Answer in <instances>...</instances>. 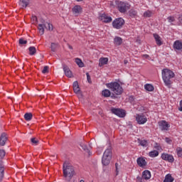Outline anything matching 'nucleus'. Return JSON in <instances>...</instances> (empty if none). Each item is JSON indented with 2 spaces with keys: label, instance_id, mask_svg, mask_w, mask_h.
I'll return each instance as SVG.
<instances>
[{
  "label": "nucleus",
  "instance_id": "obj_11",
  "mask_svg": "<svg viewBox=\"0 0 182 182\" xmlns=\"http://www.w3.org/2000/svg\"><path fill=\"white\" fill-rule=\"evenodd\" d=\"M161 157L162 160H164L165 161H168V163L174 162V157L171 154H162Z\"/></svg>",
  "mask_w": 182,
  "mask_h": 182
},
{
  "label": "nucleus",
  "instance_id": "obj_49",
  "mask_svg": "<svg viewBox=\"0 0 182 182\" xmlns=\"http://www.w3.org/2000/svg\"><path fill=\"white\" fill-rule=\"evenodd\" d=\"M115 168H116V176H119V164H115Z\"/></svg>",
  "mask_w": 182,
  "mask_h": 182
},
{
  "label": "nucleus",
  "instance_id": "obj_60",
  "mask_svg": "<svg viewBox=\"0 0 182 182\" xmlns=\"http://www.w3.org/2000/svg\"><path fill=\"white\" fill-rule=\"evenodd\" d=\"M80 182H85V181H83V180H80Z\"/></svg>",
  "mask_w": 182,
  "mask_h": 182
},
{
  "label": "nucleus",
  "instance_id": "obj_13",
  "mask_svg": "<svg viewBox=\"0 0 182 182\" xmlns=\"http://www.w3.org/2000/svg\"><path fill=\"white\" fill-rule=\"evenodd\" d=\"M64 73L65 76H67V77H73V74H72V71L70 70V69L69 68V67H68V65H64L63 66Z\"/></svg>",
  "mask_w": 182,
  "mask_h": 182
},
{
  "label": "nucleus",
  "instance_id": "obj_25",
  "mask_svg": "<svg viewBox=\"0 0 182 182\" xmlns=\"http://www.w3.org/2000/svg\"><path fill=\"white\" fill-rule=\"evenodd\" d=\"M73 14H80L82 12V7L80 6H75L73 9Z\"/></svg>",
  "mask_w": 182,
  "mask_h": 182
},
{
  "label": "nucleus",
  "instance_id": "obj_21",
  "mask_svg": "<svg viewBox=\"0 0 182 182\" xmlns=\"http://www.w3.org/2000/svg\"><path fill=\"white\" fill-rule=\"evenodd\" d=\"M103 156L105 157H107V156L108 157H109L110 159H112V146H109V148H107L105 152H104V154Z\"/></svg>",
  "mask_w": 182,
  "mask_h": 182
},
{
  "label": "nucleus",
  "instance_id": "obj_16",
  "mask_svg": "<svg viewBox=\"0 0 182 182\" xmlns=\"http://www.w3.org/2000/svg\"><path fill=\"white\" fill-rule=\"evenodd\" d=\"M153 35L156 41V45L158 46H161V45H163V41H161V37H160V36H159V34L156 33H154Z\"/></svg>",
  "mask_w": 182,
  "mask_h": 182
},
{
  "label": "nucleus",
  "instance_id": "obj_57",
  "mask_svg": "<svg viewBox=\"0 0 182 182\" xmlns=\"http://www.w3.org/2000/svg\"><path fill=\"white\" fill-rule=\"evenodd\" d=\"M124 65H127V63H129V61H127V60H124Z\"/></svg>",
  "mask_w": 182,
  "mask_h": 182
},
{
  "label": "nucleus",
  "instance_id": "obj_14",
  "mask_svg": "<svg viewBox=\"0 0 182 182\" xmlns=\"http://www.w3.org/2000/svg\"><path fill=\"white\" fill-rule=\"evenodd\" d=\"M136 163L139 167H146L147 166V161L143 157H139L136 159Z\"/></svg>",
  "mask_w": 182,
  "mask_h": 182
},
{
  "label": "nucleus",
  "instance_id": "obj_3",
  "mask_svg": "<svg viewBox=\"0 0 182 182\" xmlns=\"http://www.w3.org/2000/svg\"><path fill=\"white\" fill-rule=\"evenodd\" d=\"M107 87L110 89L111 92H113L114 95H119L123 93V87L120 86V84L117 82H109L107 84Z\"/></svg>",
  "mask_w": 182,
  "mask_h": 182
},
{
  "label": "nucleus",
  "instance_id": "obj_15",
  "mask_svg": "<svg viewBox=\"0 0 182 182\" xmlns=\"http://www.w3.org/2000/svg\"><path fill=\"white\" fill-rule=\"evenodd\" d=\"M8 140V137H6V133H2L0 136V146H4L6 144V141Z\"/></svg>",
  "mask_w": 182,
  "mask_h": 182
},
{
  "label": "nucleus",
  "instance_id": "obj_52",
  "mask_svg": "<svg viewBox=\"0 0 182 182\" xmlns=\"http://www.w3.org/2000/svg\"><path fill=\"white\" fill-rule=\"evenodd\" d=\"M154 147L156 150H160L161 149V146H160V144L158 143H155Z\"/></svg>",
  "mask_w": 182,
  "mask_h": 182
},
{
  "label": "nucleus",
  "instance_id": "obj_39",
  "mask_svg": "<svg viewBox=\"0 0 182 182\" xmlns=\"http://www.w3.org/2000/svg\"><path fill=\"white\" fill-rule=\"evenodd\" d=\"M46 26L47 28H46V29L48 31H53V26L52 24L47 23Z\"/></svg>",
  "mask_w": 182,
  "mask_h": 182
},
{
  "label": "nucleus",
  "instance_id": "obj_46",
  "mask_svg": "<svg viewBox=\"0 0 182 182\" xmlns=\"http://www.w3.org/2000/svg\"><path fill=\"white\" fill-rule=\"evenodd\" d=\"M165 141H166V143H167L168 144H171V143L173 142V141L171 140V139H170L169 137H166V138H165Z\"/></svg>",
  "mask_w": 182,
  "mask_h": 182
},
{
  "label": "nucleus",
  "instance_id": "obj_42",
  "mask_svg": "<svg viewBox=\"0 0 182 182\" xmlns=\"http://www.w3.org/2000/svg\"><path fill=\"white\" fill-rule=\"evenodd\" d=\"M178 25L180 26V25H182V14L178 15Z\"/></svg>",
  "mask_w": 182,
  "mask_h": 182
},
{
  "label": "nucleus",
  "instance_id": "obj_18",
  "mask_svg": "<svg viewBox=\"0 0 182 182\" xmlns=\"http://www.w3.org/2000/svg\"><path fill=\"white\" fill-rule=\"evenodd\" d=\"M142 177L144 178V180H150L151 178V173L149 170H145L142 173Z\"/></svg>",
  "mask_w": 182,
  "mask_h": 182
},
{
  "label": "nucleus",
  "instance_id": "obj_58",
  "mask_svg": "<svg viewBox=\"0 0 182 182\" xmlns=\"http://www.w3.org/2000/svg\"><path fill=\"white\" fill-rule=\"evenodd\" d=\"M69 49H73V47L72 46H68Z\"/></svg>",
  "mask_w": 182,
  "mask_h": 182
},
{
  "label": "nucleus",
  "instance_id": "obj_20",
  "mask_svg": "<svg viewBox=\"0 0 182 182\" xmlns=\"http://www.w3.org/2000/svg\"><path fill=\"white\" fill-rule=\"evenodd\" d=\"M99 66H100V68H102V66L105 65H107V62H109V58H101L99 60Z\"/></svg>",
  "mask_w": 182,
  "mask_h": 182
},
{
  "label": "nucleus",
  "instance_id": "obj_50",
  "mask_svg": "<svg viewBox=\"0 0 182 182\" xmlns=\"http://www.w3.org/2000/svg\"><path fill=\"white\" fill-rule=\"evenodd\" d=\"M31 21L33 23L38 22V17H36V16H33L32 18H31Z\"/></svg>",
  "mask_w": 182,
  "mask_h": 182
},
{
  "label": "nucleus",
  "instance_id": "obj_32",
  "mask_svg": "<svg viewBox=\"0 0 182 182\" xmlns=\"http://www.w3.org/2000/svg\"><path fill=\"white\" fill-rule=\"evenodd\" d=\"M74 92H75L76 95H79L80 97H82V92H80V88L79 87H76L73 88Z\"/></svg>",
  "mask_w": 182,
  "mask_h": 182
},
{
  "label": "nucleus",
  "instance_id": "obj_31",
  "mask_svg": "<svg viewBox=\"0 0 182 182\" xmlns=\"http://www.w3.org/2000/svg\"><path fill=\"white\" fill-rule=\"evenodd\" d=\"M75 62L77 64L79 68H83L85 66V63H83L80 58H75Z\"/></svg>",
  "mask_w": 182,
  "mask_h": 182
},
{
  "label": "nucleus",
  "instance_id": "obj_44",
  "mask_svg": "<svg viewBox=\"0 0 182 182\" xmlns=\"http://www.w3.org/2000/svg\"><path fill=\"white\" fill-rule=\"evenodd\" d=\"M177 154L178 157H182V149L178 148L177 149Z\"/></svg>",
  "mask_w": 182,
  "mask_h": 182
},
{
  "label": "nucleus",
  "instance_id": "obj_54",
  "mask_svg": "<svg viewBox=\"0 0 182 182\" xmlns=\"http://www.w3.org/2000/svg\"><path fill=\"white\" fill-rule=\"evenodd\" d=\"M178 110L179 112H182V100L180 102Z\"/></svg>",
  "mask_w": 182,
  "mask_h": 182
},
{
  "label": "nucleus",
  "instance_id": "obj_23",
  "mask_svg": "<svg viewBox=\"0 0 182 182\" xmlns=\"http://www.w3.org/2000/svg\"><path fill=\"white\" fill-rule=\"evenodd\" d=\"M32 117H33V115L31 112H27L24 114V119L26 122H31V120H32Z\"/></svg>",
  "mask_w": 182,
  "mask_h": 182
},
{
  "label": "nucleus",
  "instance_id": "obj_36",
  "mask_svg": "<svg viewBox=\"0 0 182 182\" xmlns=\"http://www.w3.org/2000/svg\"><path fill=\"white\" fill-rule=\"evenodd\" d=\"M137 15V11L136 10L131 9L129 11V16H132V18H134Z\"/></svg>",
  "mask_w": 182,
  "mask_h": 182
},
{
  "label": "nucleus",
  "instance_id": "obj_2",
  "mask_svg": "<svg viewBox=\"0 0 182 182\" xmlns=\"http://www.w3.org/2000/svg\"><path fill=\"white\" fill-rule=\"evenodd\" d=\"M175 74L173 71H171L169 69L164 68L162 70V79L168 87H170L171 86V79L174 77Z\"/></svg>",
  "mask_w": 182,
  "mask_h": 182
},
{
  "label": "nucleus",
  "instance_id": "obj_34",
  "mask_svg": "<svg viewBox=\"0 0 182 182\" xmlns=\"http://www.w3.org/2000/svg\"><path fill=\"white\" fill-rule=\"evenodd\" d=\"M58 44L56 43H51L50 49L52 52H56V48H58Z\"/></svg>",
  "mask_w": 182,
  "mask_h": 182
},
{
  "label": "nucleus",
  "instance_id": "obj_59",
  "mask_svg": "<svg viewBox=\"0 0 182 182\" xmlns=\"http://www.w3.org/2000/svg\"><path fill=\"white\" fill-rule=\"evenodd\" d=\"M77 1V2H82V1H83V0H76Z\"/></svg>",
  "mask_w": 182,
  "mask_h": 182
},
{
  "label": "nucleus",
  "instance_id": "obj_10",
  "mask_svg": "<svg viewBox=\"0 0 182 182\" xmlns=\"http://www.w3.org/2000/svg\"><path fill=\"white\" fill-rule=\"evenodd\" d=\"M100 21L104 22V23H110V22H112V21H113L112 17L110 16H107V14H102L100 16Z\"/></svg>",
  "mask_w": 182,
  "mask_h": 182
},
{
  "label": "nucleus",
  "instance_id": "obj_17",
  "mask_svg": "<svg viewBox=\"0 0 182 182\" xmlns=\"http://www.w3.org/2000/svg\"><path fill=\"white\" fill-rule=\"evenodd\" d=\"M110 160H112V158H109L107 156H103L102 158V164H103V166H109L110 164Z\"/></svg>",
  "mask_w": 182,
  "mask_h": 182
},
{
  "label": "nucleus",
  "instance_id": "obj_19",
  "mask_svg": "<svg viewBox=\"0 0 182 182\" xmlns=\"http://www.w3.org/2000/svg\"><path fill=\"white\" fill-rule=\"evenodd\" d=\"M114 43L117 46H120V45H122L123 43V39H122V38H120L119 36H116L114 38Z\"/></svg>",
  "mask_w": 182,
  "mask_h": 182
},
{
  "label": "nucleus",
  "instance_id": "obj_12",
  "mask_svg": "<svg viewBox=\"0 0 182 182\" xmlns=\"http://www.w3.org/2000/svg\"><path fill=\"white\" fill-rule=\"evenodd\" d=\"M159 127L161 130H168L170 124L166 121H161L159 122Z\"/></svg>",
  "mask_w": 182,
  "mask_h": 182
},
{
  "label": "nucleus",
  "instance_id": "obj_28",
  "mask_svg": "<svg viewBox=\"0 0 182 182\" xmlns=\"http://www.w3.org/2000/svg\"><path fill=\"white\" fill-rule=\"evenodd\" d=\"M149 157H157V156H159V151L157 150H154V151H151L150 152H149L148 154Z\"/></svg>",
  "mask_w": 182,
  "mask_h": 182
},
{
  "label": "nucleus",
  "instance_id": "obj_41",
  "mask_svg": "<svg viewBox=\"0 0 182 182\" xmlns=\"http://www.w3.org/2000/svg\"><path fill=\"white\" fill-rule=\"evenodd\" d=\"M42 73H49V66L46 65L42 70Z\"/></svg>",
  "mask_w": 182,
  "mask_h": 182
},
{
  "label": "nucleus",
  "instance_id": "obj_7",
  "mask_svg": "<svg viewBox=\"0 0 182 182\" xmlns=\"http://www.w3.org/2000/svg\"><path fill=\"white\" fill-rule=\"evenodd\" d=\"M40 22L41 23L38 24V29L39 31V33H41V35H43V33H45V28H48V26H46L48 22H46L43 18H41Z\"/></svg>",
  "mask_w": 182,
  "mask_h": 182
},
{
  "label": "nucleus",
  "instance_id": "obj_27",
  "mask_svg": "<svg viewBox=\"0 0 182 182\" xmlns=\"http://www.w3.org/2000/svg\"><path fill=\"white\" fill-rule=\"evenodd\" d=\"M138 143L139 146H142V147H147L148 142L146 139L141 140L140 139H138Z\"/></svg>",
  "mask_w": 182,
  "mask_h": 182
},
{
  "label": "nucleus",
  "instance_id": "obj_47",
  "mask_svg": "<svg viewBox=\"0 0 182 182\" xmlns=\"http://www.w3.org/2000/svg\"><path fill=\"white\" fill-rule=\"evenodd\" d=\"M144 177L142 176V177H140V176H137L136 177V181L137 182H144Z\"/></svg>",
  "mask_w": 182,
  "mask_h": 182
},
{
  "label": "nucleus",
  "instance_id": "obj_33",
  "mask_svg": "<svg viewBox=\"0 0 182 182\" xmlns=\"http://www.w3.org/2000/svg\"><path fill=\"white\" fill-rule=\"evenodd\" d=\"M167 20H168V22L169 23H171V25H174V23H173V22H176V17H174L173 16H170L167 17Z\"/></svg>",
  "mask_w": 182,
  "mask_h": 182
},
{
  "label": "nucleus",
  "instance_id": "obj_38",
  "mask_svg": "<svg viewBox=\"0 0 182 182\" xmlns=\"http://www.w3.org/2000/svg\"><path fill=\"white\" fill-rule=\"evenodd\" d=\"M144 18H150L151 17V11H147L144 13Z\"/></svg>",
  "mask_w": 182,
  "mask_h": 182
},
{
  "label": "nucleus",
  "instance_id": "obj_40",
  "mask_svg": "<svg viewBox=\"0 0 182 182\" xmlns=\"http://www.w3.org/2000/svg\"><path fill=\"white\" fill-rule=\"evenodd\" d=\"M31 141L32 144H38V143H39V140H38L36 137L31 138Z\"/></svg>",
  "mask_w": 182,
  "mask_h": 182
},
{
  "label": "nucleus",
  "instance_id": "obj_35",
  "mask_svg": "<svg viewBox=\"0 0 182 182\" xmlns=\"http://www.w3.org/2000/svg\"><path fill=\"white\" fill-rule=\"evenodd\" d=\"M82 149H83L84 151H86L87 153H88L89 156H90V151L89 150V149H87V146H86L85 144H80Z\"/></svg>",
  "mask_w": 182,
  "mask_h": 182
},
{
  "label": "nucleus",
  "instance_id": "obj_24",
  "mask_svg": "<svg viewBox=\"0 0 182 182\" xmlns=\"http://www.w3.org/2000/svg\"><path fill=\"white\" fill-rule=\"evenodd\" d=\"M174 178L171 176V174L168 173L165 176V179L164 180V182H173Z\"/></svg>",
  "mask_w": 182,
  "mask_h": 182
},
{
  "label": "nucleus",
  "instance_id": "obj_4",
  "mask_svg": "<svg viewBox=\"0 0 182 182\" xmlns=\"http://www.w3.org/2000/svg\"><path fill=\"white\" fill-rule=\"evenodd\" d=\"M116 5L117 6L118 11L121 14H126L129 9H130V4L127 2L116 1Z\"/></svg>",
  "mask_w": 182,
  "mask_h": 182
},
{
  "label": "nucleus",
  "instance_id": "obj_30",
  "mask_svg": "<svg viewBox=\"0 0 182 182\" xmlns=\"http://www.w3.org/2000/svg\"><path fill=\"white\" fill-rule=\"evenodd\" d=\"M28 50H29V55L31 56H33V55L36 53V48H35L34 46L29 47Z\"/></svg>",
  "mask_w": 182,
  "mask_h": 182
},
{
  "label": "nucleus",
  "instance_id": "obj_29",
  "mask_svg": "<svg viewBox=\"0 0 182 182\" xmlns=\"http://www.w3.org/2000/svg\"><path fill=\"white\" fill-rule=\"evenodd\" d=\"M144 89L148 92H153V90H154V87L151 84H146L144 85Z\"/></svg>",
  "mask_w": 182,
  "mask_h": 182
},
{
  "label": "nucleus",
  "instance_id": "obj_43",
  "mask_svg": "<svg viewBox=\"0 0 182 182\" xmlns=\"http://www.w3.org/2000/svg\"><path fill=\"white\" fill-rule=\"evenodd\" d=\"M5 154H6L5 150L0 149V157H1V159H4L5 157Z\"/></svg>",
  "mask_w": 182,
  "mask_h": 182
},
{
  "label": "nucleus",
  "instance_id": "obj_56",
  "mask_svg": "<svg viewBox=\"0 0 182 182\" xmlns=\"http://www.w3.org/2000/svg\"><path fill=\"white\" fill-rule=\"evenodd\" d=\"M144 58H145V59H147L149 58V55L147 54L144 55Z\"/></svg>",
  "mask_w": 182,
  "mask_h": 182
},
{
  "label": "nucleus",
  "instance_id": "obj_6",
  "mask_svg": "<svg viewBox=\"0 0 182 182\" xmlns=\"http://www.w3.org/2000/svg\"><path fill=\"white\" fill-rule=\"evenodd\" d=\"M135 117L138 124H144L147 122V117L144 114H136Z\"/></svg>",
  "mask_w": 182,
  "mask_h": 182
},
{
  "label": "nucleus",
  "instance_id": "obj_55",
  "mask_svg": "<svg viewBox=\"0 0 182 182\" xmlns=\"http://www.w3.org/2000/svg\"><path fill=\"white\" fill-rule=\"evenodd\" d=\"M111 97V99H117V96H116L114 94H111V95L109 96Z\"/></svg>",
  "mask_w": 182,
  "mask_h": 182
},
{
  "label": "nucleus",
  "instance_id": "obj_45",
  "mask_svg": "<svg viewBox=\"0 0 182 182\" xmlns=\"http://www.w3.org/2000/svg\"><path fill=\"white\" fill-rule=\"evenodd\" d=\"M86 76L88 83H92V79L90 78V75H89V73H86Z\"/></svg>",
  "mask_w": 182,
  "mask_h": 182
},
{
  "label": "nucleus",
  "instance_id": "obj_53",
  "mask_svg": "<svg viewBox=\"0 0 182 182\" xmlns=\"http://www.w3.org/2000/svg\"><path fill=\"white\" fill-rule=\"evenodd\" d=\"M73 88L75 87H79V82H77V81H75L73 84Z\"/></svg>",
  "mask_w": 182,
  "mask_h": 182
},
{
  "label": "nucleus",
  "instance_id": "obj_37",
  "mask_svg": "<svg viewBox=\"0 0 182 182\" xmlns=\"http://www.w3.org/2000/svg\"><path fill=\"white\" fill-rule=\"evenodd\" d=\"M19 45H26L28 43V41L24 40L23 38H21L18 40Z\"/></svg>",
  "mask_w": 182,
  "mask_h": 182
},
{
  "label": "nucleus",
  "instance_id": "obj_22",
  "mask_svg": "<svg viewBox=\"0 0 182 182\" xmlns=\"http://www.w3.org/2000/svg\"><path fill=\"white\" fill-rule=\"evenodd\" d=\"M19 5L21 8H26L29 5V0H20Z\"/></svg>",
  "mask_w": 182,
  "mask_h": 182
},
{
  "label": "nucleus",
  "instance_id": "obj_9",
  "mask_svg": "<svg viewBox=\"0 0 182 182\" xmlns=\"http://www.w3.org/2000/svg\"><path fill=\"white\" fill-rule=\"evenodd\" d=\"M173 48L175 52H182V42L180 40H176L173 45Z\"/></svg>",
  "mask_w": 182,
  "mask_h": 182
},
{
  "label": "nucleus",
  "instance_id": "obj_8",
  "mask_svg": "<svg viewBox=\"0 0 182 182\" xmlns=\"http://www.w3.org/2000/svg\"><path fill=\"white\" fill-rule=\"evenodd\" d=\"M111 112L113 113V114H115L119 117H124V116H126V112L124 109L119 108H112Z\"/></svg>",
  "mask_w": 182,
  "mask_h": 182
},
{
  "label": "nucleus",
  "instance_id": "obj_1",
  "mask_svg": "<svg viewBox=\"0 0 182 182\" xmlns=\"http://www.w3.org/2000/svg\"><path fill=\"white\" fill-rule=\"evenodd\" d=\"M63 173L66 181H70L73 176H76L75 167L69 162V161H64L63 164Z\"/></svg>",
  "mask_w": 182,
  "mask_h": 182
},
{
  "label": "nucleus",
  "instance_id": "obj_5",
  "mask_svg": "<svg viewBox=\"0 0 182 182\" xmlns=\"http://www.w3.org/2000/svg\"><path fill=\"white\" fill-rule=\"evenodd\" d=\"M124 23L125 21L124 19H123V18L119 17L115 18L112 21V28H114V29H122V28H123V26H124Z\"/></svg>",
  "mask_w": 182,
  "mask_h": 182
},
{
  "label": "nucleus",
  "instance_id": "obj_26",
  "mask_svg": "<svg viewBox=\"0 0 182 182\" xmlns=\"http://www.w3.org/2000/svg\"><path fill=\"white\" fill-rule=\"evenodd\" d=\"M102 95L104 97H110L112 92L109 90H104L102 92Z\"/></svg>",
  "mask_w": 182,
  "mask_h": 182
},
{
  "label": "nucleus",
  "instance_id": "obj_48",
  "mask_svg": "<svg viewBox=\"0 0 182 182\" xmlns=\"http://www.w3.org/2000/svg\"><path fill=\"white\" fill-rule=\"evenodd\" d=\"M5 170H0V181H2L4 178V172Z\"/></svg>",
  "mask_w": 182,
  "mask_h": 182
},
{
  "label": "nucleus",
  "instance_id": "obj_51",
  "mask_svg": "<svg viewBox=\"0 0 182 182\" xmlns=\"http://www.w3.org/2000/svg\"><path fill=\"white\" fill-rule=\"evenodd\" d=\"M1 170H5L4 166V161H0V171Z\"/></svg>",
  "mask_w": 182,
  "mask_h": 182
}]
</instances>
